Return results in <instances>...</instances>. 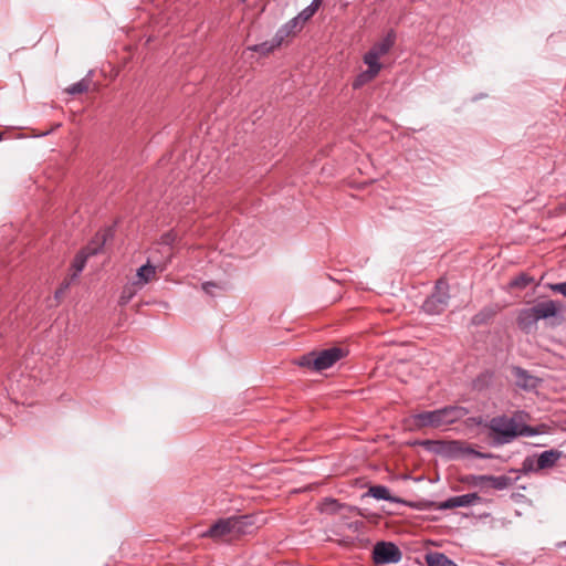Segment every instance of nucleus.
<instances>
[{"mask_svg": "<svg viewBox=\"0 0 566 566\" xmlns=\"http://www.w3.org/2000/svg\"><path fill=\"white\" fill-rule=\"evenodd\" d=\"M396 42V33L390 30L387 34L377 43L371 46V51L380 57L386 55Z\"/></svg>", "mask_w": 566, "mask_h": 566, "instance_id": "obj_14", "label": "nucleus"}, {"mask_svg": "<svg viewBox=\"0 0 566 566\" xmlns=\"http://www.w3.org/2000/svg\"><path fill=\"white\" fill-rule=\"evenodd\" d=\"M380 56L369 50L363 57L364 63L368 66V70L379 74L381 71V63L379 62Z\"/></svg>", "mask_w": 566, "mask_h": 566, "instance_id": "obj_20", "label": "nucleus"}, {"mask_svg": "<svg viewBox=\"0 0 566 566\" xmlns=\"http://www.w3.org/2000/svg\"><path fill=\"white\" fill-rule=\"evenodd\" d=\"M493 444L502 446L512 442L520 436L530 437L536 431L526 424H520L514 418L506 416L494 417L488 424Z\"/></svg>", "mask_w": 566, "mask_h": 566, "instance_id": "obj_2", "label": "nucleus"}, {"mask_svg": "<svg viewBox=\"0 0 566 566\" xmlns=\"http://www.w3.org/2000/svg\"><path fill=\"white\" fill-rule=\"evenodd\" d=\"M281 45L282 43H277V35L275 34L271 41H265L263 43L252 45L249 49L262 55H268Z\"/></svg>", "mask_w": 566, "mask_h": 566, "instance_id": "obj_18", "label": "nucleus"}, {"mask_svg": "<svg viewBox=\"0 0 566 566\" xmlns=\"http://www.w3.org/2000/svg\"><path fill=\"white\" fill-rule=\"evenodd\" d=\"M513 375L516 379V384L524 388V389H527V388H533L535 387V378L531 375L527 374L526 370H524L523 368L521 367H514L513 368Z\"/></svg>", "mask_w": 566, "mask_h": 566, "instance_id": "obj_16", "label": "nucleus"}, {"mask_svg": "<svg viewBox=\"0 0 566 566\" xmlns=\"http://www.w3.org/2000/svg\"><path fill=\"white\" fill-rule=\"evenodd\" d=\"M377 75L378 74L368 69L366 71L360 72L353 82V88L358 90L363 87L364 85L371 82Z\"/></svg>", "mask_w": 566, "mask_h": 566, "instance_id": "obj_21", "label": "nucleus"}, {"mask_svg": "<svg viewBox=\"0 0 566 566\" xmlns=\"http://www.w3.org/2000/svg\"><path fill=\"white\" fill-rule=\"evenodd\" d=\"M139 290H140V287L137 284H135L134 281L132 283L126 284L123 287L122 294L119 296V304L120 305L128 304Z\"/></svg>", "mask_w": 566, "mask_h": 566, "instance_id": "obj_19", "label": "nucleus"}, {"mask_svg": "<svg viewBox=\"0 0 566 566\" xmlns=\"http://www.w3.org/2000/svg\"><path fill=\"white\" fill-rule=\"evenodd\" d=\"M345 510L347 513H358L359 509L339 503L335 499L326 497L319 503V511L326 514H335Z\"/></svg>", "mask_w": 566, "mask_h": 566, "instance_id": "obj_10", "label": "nucleus"}, {"mask_svg": "<svg viewBox=\"0 0 566 566\" xmlns=\"http://www.w3.org/2000/svg\"><path fill=\"white\" fill-rule=\"evenodd\" d=\"M473 322L481 323L480 314L474 316Z\"/></svg>", "mask_w": 566, "mask_h": 566, "instance_id": "obj_34", "label": "nucleus"}, {"mask_svg": "<svg viewBox=\"0 0 566 566\" xmlns=\"http://www.w3.org/2000/svg\"><path fill=\"white\" fill-rule=\"evenodd\" d=\"M512 485V479L506 475H488L485 489L505 490Z\"/></svg>", "mask_w": 566, "mask_h": 566, "instance_id": "obj_15", "label": "nucleus"}, {"mask_svg": "<svg viewBox=\"0 0 566 566\" xmlns=\"http://www.w3.org/2000/svg\"><path fill=\"white\" fill-rule=\"evenodd\" d=\"M557 312L553 301L541 302L532 307L523 308L517 315L518 327L530 333L539 319L555 316Z\"/></svg>", "mask_w": 566, "mask_h": 566, "instance_id": "obj_5", "label": "nucleus"}, {"mask_svg": "<svg viewBox=\"0 0 566 566\" xmlns=\"http://www.w3.org/2000/svg\"><path fill=\"white\" fill-rule=\"evenodd\" d=\"M480 500L476 493H468L463 495L452 496L438 505L439 510H451L455 507L471 506Z\"/></svg>", "mask_w": 566, "mask_h": 566, "instance_id": "obj_9", "label": "nucleus"}, {"mask_svg": "<svg viewBox=\"0 0 566 566\" xmlns=\"http://www.w3.org/2000/svg\"><path fill=\"white\" fill-rule=\"evenodd\" d=\"M401 557V551L391 542H378L374 546L373 559L378 565L396 564Z\"/></svg>", "mask_w": 566, "mask_h": 566, "instance_id": "obj_7", "label": "nucleus"}, {"mask_svg": "<svg viewBox=\"0 0 566 566\" xmlns=\"http://www.w3.org/2000/svg\"><path fill=\"white\" fill-rule=\"evenodd\" d=\"M303 27L304 24L296 17L289 20L275 33L277 35V43H283L286 38L295 35Z\"/></svg>", "mask_w": 566, "mask_h": 566, "instance_id": "obj_12", "label": "nucleus"}, {"mask_svg": "<svg viewBox=\"0 0 566 566\" xmlns=\"http://www.w3.org/2000/svg\"><path fill=\"white\" fill-rule=\"evenodd\" d=\"M532 281V277H530L528 275L521 274L510 282V286L514 289H525L531 284Z\"/></svg>", "mask_w": 566, "mask_h": 566, "instance_id": "obj_25", "label": "nucleus"}, {"mask_svg": "<svg viewBox=\"0 0 566 566\" xmlns=\"http://www.w3.org/2000/svg\"><path fill=\"white\" fill-rule=\"evenodd\" d=\"M368 493L377 500L394 501L388 488L384 485H374L369 488Z\"/></svg>", "mask_w": 566, "mask_h": 566, "instance_id": "obj_22", "label": "nucleus"}, {"mask_svg": "<svg viewBox=\"0 0 566 566\" xmlns=\"http://www.w3.org/2000/svg\"><path fill=\"white\" fill-rule=\"evenodd\" d=\"M217 285L213 282H205L202 284V289L206 293H210L211 287H216Z\"/></svg>", "mask_w": 566, "mask_h": 566, "instance_id": "obj_32", "label": "nucleus"}, {"mask_svg": "<svg viewBox=\"0 0 566 566\" xmlns=\"http://www.w3.org/2000/svg\"><path fill=\"white\" fill-rule=\"evenodd\" d=\"M90 81L86 78H82L81 81L70 85L65 92L70 95H77L88 91Z\"/></svg>", "mask_w": 566, "mask_h": 566, "instance_id": "obj_23", "label": "nucleus"}, {"mask_svg": "<svg viewBox=\"0 0 566 566\" xmlns=\"http://www.w3.org/2000/svg\"><path fill=\"white\" fill-rule=\"evenodd\" d=\"M464 453L473 455L475 458H480V459H492L493 458V454H491V453H482L472 448L464 449Z\"/></svg>", "mask_w": 566, "mask_h": 566, "instance_id": "obj_28", "label": "nucleus"}, {"mask_svg": "<svg viewBox=\"0 0 566 566\" xmlns=\"http://www.w3.org/2000/svg\"><path fill=\"white\" fill-rule=\"evenodd\" d=\"M322 2H323V0H313L311 3H316V8L319 9V7L322 6Z\"/></svg>", "mask_w": 566, "mask_h": 566, "instance_id": "obj_33", "label": "nucleus"}, {"mask_svg": "<svg viewBox=\"0 0 566 566\" xmlns=\"http://www.w3.org/2000/svg\"><path fill=\"white\" fill-rule=\"evenodd\" d=\"M318 8H316V3H311L310 6H307L305 9H303L297 15L296 18L303 23L305 24L306 21H308L316 12H317Z\"/></svg>", "mask_w": 566, "mask_h": 566, "instance_id": "obj_24", "label": "nucleus"}, {"mask_svg": "<svg viewBox=\"0 0 566 566\" xmlns=\"http://www.w3.org/2000/svg\"><path fill=\"white\" fill-rule=\"evenodd\" d=\"M156 269L157 268L155 265H151L149 261L146 264L142 265L136 272V277L134 280L135 284H137L142 289L146 284L156 280Z\"/></svg>", "mask_w": 566, "mask_h": 566, "instance_id": "obj_13", "label": "nucleus"}, {"mask_svg": "<svg viewBox=\"0 0 566 566\" xmlns=\"http://www.w3.org/2000/svg\"><path fill=\"white\" fill-rule=\"evenodd\" d=\"M103 244H104V240L101 243H98L96 247H92V245L86 247L85 249H83L81 252H78L75 255V258L72 262V265H71V269L73 270L71 280L77 279L80 273L85 268L88 256L96 254Z\"/></svg>", "mask_w": 566, "mask_h": 566, "instance_id": "obj_8", "label": "nucleus"}, {"mask_svg": "<svg viewBox=\"0 0 566 566\" xmlns=\"http://www.w3.org/2000/svg\"><path fill=\"white\" fill-rule=\"evenodd\" d=\"M552 290L566 297V282L552 285Z\"/></svg>", "mask_w": 566, "mask_h": 566, "instance_id": "obj_31", "label": "nucleus"}, {"mask_svg": "<svg viewBox=\"0 0 566 566\" xmlns=\"http://www.w3.org/2000/svg\"><path fill=\"white\" fill-rule=\"evenodd\" d=\"M259 527V517L253 514L233 515L219 518L201 537L211 538L214 542H231L242 535L251 534Z\"/></svg>", "mask_w": 566, "mask_h": 566, "instance_id": "obj_1", "label": "nucleus"}, {"mask_svg": "<svg viewBox=\"0 0 566 566\" xmlns=\"http://www.w3.org/2000/svg\"><path fill=\"white\" fill-rule=\"evenodd\" d=\"M562 455V451L554 449L542 452L536 460V471L553 468Z\"/></svg>", "mask_w": 566, "mask_h": 566, "instance_id": "obj_11", "label": "nucleus"}, {"mask_svg": "<svg viewBox=\"0 0 566 566\" xmlns=\"http://www.w3.org/2000/svg\"><path fill=\"white\" fill-rule=\"evenodd\" d=\"M177 240V233L175 231H168L164 233L159 239V244L170 248Z\"/></svg>", "mask_w": 566, "mask_h": 566, "instance_id": "obj_26", "label": "nucleus"}, {"mask_svg": "<svg viewBox=\"0 0 566 566\" xmlns=\"http://www.w3.org/2000/svg\"><path fill=\"white\" fill-rule=\"evenodd\" d=\"M345 356L344 349L340 347H332L321 352H311L303 355L297 364L301 367H307L314 371H322L332 367L335 363Z\"/></svg>", "mask_w": 566, "mask_h": 566, "instance_id": "obj_4", "label": "nucleus"}, {"mask_svg": "<svg viewBox=\"0 0 566 566\" xmlns=\"http://www.w3.org/2000/svg\"><path fill=\"white\" fill-rule=\"evenodd\" d=\"M486 476L488 475H470L468 479H467V482L474 485V486H479L481 489H485L486 486Z\"/></svg>", "mask_w": 566, "mask_h": 566, "instance_id": "obj_27", "label": "nucleus"}, {"mask_svg": "<svg viewBox=\"0 0 566 566\" xmlns=\"http://www.w3.org/2000/svg\"><path fill=\"white\" fill-rule=\"evenodd\" d=\"M469 413L468 409L461 406H448L432 411H423L412 416L415 427L440 428L455 423Z\"/></svg>", "mask_w": 566, "mask_h": 566, "instance_id": "obj_3", "label": "nucleus"}, {"mask_svg": "<svg viewBox=\"0 0 566 566\" xmlns=\"http://www.w3.org/2000/svg\"><path fill=\"white\" fill-rule=\"evenodd\" d=\"M72 281H73V280H71V279H70V280H65V281L61 284V286L55 291V298L61 297V296L64 294V292H65L66 290H69V287H70V285H71V282H72Z\"/></svg>", "mask_w": 566, "mask_h": 566, "instance_id": "obj_29", "label": "nucleus"}, {"mask_svg": "<svg viewBox=\"0 0 566 566\" xmlns=\"http://www.w3.org/2000/svg\"><path fill=\"white\" fill-rule=\"evenodd\" d=\"M522 467L524 472L536 471V468H534V459L532 458H526L523 461Z\"/></svg>", "mask_w": 566, "mask_h": 566, "instance_id": "obj_30", "label": "nucleus"}, {"mask_svg": "<svg viewBox=\"0 0 566 566\" xmlns=\"http://www.w3.org/2000/svg\"><path fill=\"white\" fill-rule=\"evenodd\" d=\"M449 298V284L440 279L436 283L434 292L424 301L422 308L431 315L440 314L447 307Z\"/></svg>", "mask_w": 566, "mask_h": 566, "instance_id": "obj_6", "label": "nucleus"}, {"mask_svg": "<svg viewBox=\"0 0 566 566\" xmlns=\"http://www.w3.org/2000/svg\"><path fill=\"white\" fill-rule=\"evenodd\" d=\"M426 563L428 566H458L452 559L439 552L428 553Z\"/></svg>", "mask_w": 566, "mask_h": 566, "instance_id": "obj_17", "label": "nucleus"}]
</instances>
